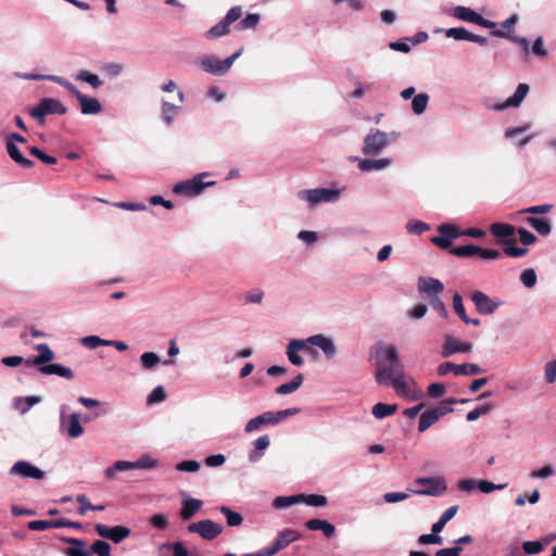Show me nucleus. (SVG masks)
Wrapping results in <instances>:
<instances>
[{
    "instance_id": "1",
    "label": "nucleus",
    "mask_w": 556,
    "mask_h": 556,
    "mask_svg": "<svg viewBox=\"0 0 556 556\" xmlns=\"http://www.w3.org/2000/svg\"><path fill=\"white\" fill-rule=\"evenodd\" d=\"M375 379L381 386H390V380L404 372V366L394 345L378 344L375 348Z\"/></svg>"
},
{
    "instance_id": "2",
    "label": "nucleus",
    "mask_w": 556,
    "mask_h": 556,
    "mask_svg": "<svg viewBox=\"0 0 556 556\" xmlns=\"http://www.w3.org/2000/svg\"><path fill=\"white\" fill-rule=\"evenodd\" d=\"M400 136V132L395 131L387 134L381 130H376L365 137L362 151L365 155H376L387 148L390 142L397 140Z\"/></svg>"
},
{
    "instance_id": "3",
    "label": "nucleus",
    "mask_w": 556,
    "mask_h": 556,
    "mask_svg": "<svg viewBox=\"0 0 556 556\" xmlns=\"http://www.w3.org/2000/svg\"><path fill=\"white\" fill-rule=\"evenodd\" d=\"M241 53L242 50H239L225 60H219L213 54L203 55L202 58L198 59L197 63L206 73L213 75H224L230 70L233 62L241 55Z\"/></svg>"
},
{
    "instance_id": "4",
    "label": "nucleus",
    "mask_w": 556,
    "mask_h": 556,
    "mask_svg": "<svg viewBox=\"0 0 556 556\" xmlns=\"http://www.w3.org/2000/svg\"><path fill=\"white\" fill-rule=\"evenodd\" d=\"M67 112V108L58 99L43 98L38 105L28 109V113L40 125H45L46 116L50 114L63 115Z\"/></svg>"
},
{
    "instance_id": "5",
    "label": "nucleus",
    "mask_w": 556,
    "mask_h": 556,
    "mask_svg": "<svg viewBox=\"0 0 556 556\" xmlns=\"http://www.w3.org/2000/svg\"><path fill=\"white\" fill-rule=\"evenodd\" d=\"M242 16V8L237 5L232 7L226 14V16L217 24L212 26L205 34L204 37L208 40L217 39L223 37L230 31V25L240 20Z\"/></svg>"
},
{
    "instance_id": "6",
    "label": "nucleus",
    "mask_w": 556,
    "mask_h": 556,
    "mask_svg": "<svg viewBox=\"0 0 556 556\" xmlns=\"http://www.w3.org/2000/svg\"><path fill=\"white\" fill-rule=\"evenodd\" d=\"M414 484L422 485L424 489L413 490L408 489L409 492L419 495L439 496L446 491V483L442 477H428L417 478L414 480Z\"/></svg>"
},
{
    "instance_id": "7",
    "label": "nucleus",
    "mask_w": 556,
    "mask_h": 556,
    "mask_svg": "<svg viewBox=\"0 0 556 556\" xmlns=\"http://www.w3.org/2000/svg\"><path fill=\"white\" fill-rule=\"evenodd\" d=\"M208 176L207 173L195 175L192 179L178 182L174 186L173 191L178 194L194 197L200 194L204 188L214 186L215 181L204 182L203 178Z\"/></svg>"
},
{
    "instance_id": "8",
    "label": "nucleus",
    "mask_w": 556,
    "mask_h": 556,
    "mask_svg": "<svg viewBox=\"0 0 556 556\" xmlns=\"http://www.w3.org/2000/svg\"><path fill=\"white\" fill-rule=\"evenodd\" d=\"M155 466V460L150 457H141L137 462L117 460L113 466L109 467L104 471V476L108 480L115 478L119 471H126L131 469H149Z\"/></svg>"
},
{
    "instance_id": "9",
    "label": "nucleus",
    "mask_w": 556,
    "mask_h": 556,
    "mask_svg": "<svg viewBox=\"0 0 556 556\" xmlns=\"http://www.w3.org/2000/svg\"><path fill=\"white\" fill-rule=\"evenodd\" d=\"M451 254L457 257L479 256L483 260H497L502 255L498 250L483 249L475 244H467L464 247H456L454 249H451Z\"/></svg>"
},
{
    "instance_id": "10",
    "label": "nucleus",
    "mask_w": 556,
    "mask_h": 556,
    "mask_svg": "<svg viewBox=\"0 0 556 556\" xmlns=\"http://www.w3.org/2000/svg\"><path fill=\"white\" fill-rule=\"evenodd\" d=\"M438 236L431 238V242L442 250L454 249L452 240L460 237V230L453 224H442L438 227Z\"/></svg>"
},
{
    "instance_id": "11",
    "label": "nucleus",
    "mask_w": 556,
    "mask_h": 556,
    "mask_svg": "<svg viewBox=\"0 0 556 556\" xmlns=\"http://www.w3.org/2000/svg\"><path fill=\"white\" fill-rule=\"evenodd\" d=\"M190 533H198L202 539L212 541L223 532V526L211 519L192 522L188 526Z\"/></svg>"
},
{
    "instance_id": "12",
    "label": "nucleus",
    "mask_w": 556,
    "mask_h": 556,
    "mask_svg": "<svg viewBox=\"0 0 556 556\" xmlns=\"http://www.w3.org/2000/svg\"><path fill=\"white\" fill-rule=\"evenodd\" d=\"M340 197V191L337 189L316 188L311 190H302L299 192V198L308 201L313 204L321 202H336Z\"/></svg>"
},
{
    "instance_id": "13",
    "label": "nucleus",
    "mask_w": 556,
    "mask_h": 556,
    "mask_svg": "<svg viewBox=\"0 0 556 556\" xmlns=\"http://www.w3.org/2000/svg\"><path fill=\"white\" fill-rule=\"evenodd\" d=\"M476 309L482 315L493 314L501 305V301L492 300L482 291H475L470 295Z\"/></svg>"
},
{
    "instance_id": "14",
    "label": "nucleus",
    "mask_w": 556,
    "mask_h": 556,
    "mask_svg": "<svg viewBox=\"0 0 556 556\" xmlns=\"http://www.w3.org/2000/svg\"><path fill=\"white\" fill-rule=\"evenodd\" d=\"M94 530L100 536L109 539L114 543L122 542L131 533L130 529L124 526L108 527L101 523H97Z\"/></svg>"
},
{
    "instance_id": "15",
    "label": "nucleus",
    "mask_w": 556,
    "mask_h": 556,
    "mask_svg": "<svg viewBox=\"0 0 556 556\" xmlns=\"http://www.w3.org/2000/svg\"><path fill=\"white\" fill-rule=\"evenodd\" d=\"M472 350V343L463 342L453 336L446 334L442 346L441 355L450 357L456 353H468Z\"/></svg>"
},
{
    "instance_id": "16",
    "label": "nucleus",
    "mask_w": 556,
    "mask_h": 556,
    "mask_svg": "<svg viewBox=\"0 0 556 556\" xmlns=\"http://www.w3.org/2000/svg\"><path fill=\"white\" fill-rule=\"evenodd\" d=\"M10 473L37 480L42 479L46 475L43 470L25 460L16 462L11 468Z\"/></svg>"
},
{
    "instance_id": "17",
    "label": "nucleus",
    "mask_w": 556,
    "mask_h": 556,
    "mask_svg": "<svg viewBox=\"0 0 556 556\" xmlns=\"http://www.w3.org/2000/svg\"><path fill=\"white\" fill-rule=\"evenodd\" d=\"M300 413V408H287L279 412H265L258 417L263 420L264 425H277L287 417L294 416Z\"/></svg>"
},
{
    "instance_id": "18",
    "label": "nucleus",
    "mask_w": 556,
    "mask_h": 556,
    "mask_svg": "<svg viewBox=\"0 0 556 556\" xmlns=\"http://www.w3.org/2000/svg\"><path fill=\"white\" fill-rule=\"evenodd\" d=\"M529 92V86L527 84H519L515 93L509 97L505 102L496 106L497 110H505L507 108H517L521 104L523 99Z\"/></svg>"
},
{
    "instance_id": "19",
    "label": "nucleus",
    "mask_w": 556,
    "mask_h": 556,
    "mask_svg": "<svg viewBox=\"0 0 556 556\" xmlns=\"http://www.w3.org/2000/svg\"><path fill=\"white\" fill-rule=\"evenodd\" d=\"M76 99L80 104L81 113L85 115L98 114L102 110L100 102L96 98L87 97L80 92Z\"/></svg>"
},
{
    "instance_id": "20",
    "label": "nucleus",
    "mask_w": 556,
    "mask_h": 556,
    "mask_svg": "<svg viewBox=\"0 0 556 556\" xmlns=\"http://www.w3.org/2000/svg\"><path fill=\"white\" fill-rule=\"evenodd\" d=\"M36 350L39 352V354L34 359H27V365H35V366H43L47 363L51 362L54 358L53 351L49 348L48 344L41 343L36 346Z\"/></svg>"
},
{
    "instance_id": "21",
    "label": "nucleus",
    "mask_w": 556,
    "mask_h": 556,
    "mask_svg": "<svg viewBox=\"0 0 556 556\" xmlns=\"http://www.w3.org/2000/svg\"><path fill=\"white\" fill-rule=\"evenodd\" d=\"M307 342H309L312 345L318 346L323 350L326 356L332 357L336 353V346L333 342L324 337L323 334H315L307 339Z\"/></svg>"
},
{
    "instance_id": "22",
    "label": "nucleus",
    "mask_w": 556,
    "mask_h": 556,
    "mask_svg": "<svg viewBox=\"0 0 556 556\" xmlns=\"http://www.w3.org/2000/svg\"><path fill=\"white\" fill-rule=\"evenodd\" d=\"M305 527L308 529V530H313V531H316V530H320L323 531L324 535L328 539L332 538L336 533V528L332 523H330L329 521L327 520H321V519H309L305 522Z\"/></svg>"
},
{
    "instance_id": "23",
    "label": "nucleus",
    "mask_w": 556,
    "mask_h": 556,
    "mask_svg": "<svg viewBox=\"0 0 556 556\" xmlns=\"http://www.w3.org/2000/svg\"><path fill=\"white\" fill-rule=\"evenodd\" d=\"M203 502L198 498H187L182 501L180 517L182 520H190L198 510L201 509Z\"/></svg>"
},
{
    "instance_id": "24",
    "label": "nucleus",
    "mask_w": 556,
    "mask_h": 556,
    "mask_svg": "<svg viewBox=\"0 0 556 556\" xmlns=\"http://www.w3.org/2000/svg\"><path fill=\"white\" fill-rule=\"evenodd\" d=\"M7 152L21 167L30 168L34 166V162L25 157L14 142L7 141Z\"/></svg>"
},
{
    "instance_id": "25",
    "label": "nucleus",
    "mask_w": 556,
    "mask_h": 556,
    "mask_svg": "<svg viewBox=\"0 0 556 556\" xmlns=\"http://www.w3.org/2000/svg\"><path fill=\"white\" fill-rule=\"evenodd\" d=\"M38 370L43 375H58L66 379H73L74 377L71 368L60 364H46L40 366Z\"/></svg>"
},
{
    "instance_id": "26",
    "label": "nucleus",
    "mask_w": 556,
    "mask_h": 556,
    "mask_svg": "<svg viewBox=\"0 0 556 556\" xmlns=\"http://www.w3.org/2000/svg\"><path fill=\"white\" fill-rule=\"evenodd\" d=\"M392 161L390 159H379V160H369L364 159L358 162V168L362 172H371V170H380L389 165H391Z\"/></svg>"
},
{
    "instance_id": "27",
    "label": "nucleus",
    "mask_w": 556,
    "mask_h": 556,
    "mask_svg": "<svg viewBox=\"0 0 556 556\" xmlns=\"http://www.w3.org/2000/svg\"><path fill=\"white\" fill-rule=\"evenodd\" d=\"M419 289L428 294L438 295L444 289L443 283L435 278H421L419 280Z\"/></svg>"
},
{
    "instance_id": "28",
    "label": "nucleus",
    "mask_w": 556,
    "mask_h": 556,
    "mask_svg": "<svg viewBox=\"0 0 556 556\" xmlns=\"http://www.w3.org/2000/svg\"><path fill=\"white\" fill-rule=\"evenodd\" d=\"M173 552V556H188V551L181 542L163 543L159 547V556H168Z\"/></svg>"
},
{
    "instance_id": "29",
    "label": "nucleus",
    "mask_w": 556,
    "mask_h": 556,
    "mask_svg": "<svg viewBox=\"0 0 556 556\" xmlns=\"http://www.w3.org/2000/svg\"><path fill=\"white\" fill-rule=\"evenodd\" d=\"M305 346V342L301 340H292L288 344L287 349V355L289 361L295 365L300 366L303 364V358L298 354L299 351H301Z\"/></svg>"
},
{
    "instance_id": "30",
    "label": "nucleus",
    "mask_w": 556,
    "mask_h": 556,
    "mask_svg": "<svg viewBox=\"0 0 556 556\" xmlns=\"http://www.w3.org/2000/svg\"><path fill=\"white\" fill-rule=\"evenodd\" d=\"M64 541L73 545L65 549L64 553L66 556H90V552L84 549V541L75 538H66Z\"/></svg>"
},
{
    "instance_id": "31",
    "label": "nucleus",
    "mask_w": 556,
    "mask_h": 556,
    "mask_svg": "<svg viewBox=\"0 0 556 556\" xmlns=\"http://www.w3.org/2000/svg\"><path fill=\"white\" fill-rule=\"evenodd\" d=\"M301 538V535L292 529H285L280 531L275 539L276 544L279 546L280 549H283L292 542L298 541Z\"/></svg>"
},
{
    "instance_id": "32",
    "label": "nucleus",
    "mask_w": 556,
    "mask_h": 556,
    "mask_svg": "<svg viewBox=\"0 0 556 556\" xmlns=\"http://www.w3.org/2000/svg\"><path fill=\"white\" fill-rule=\"evenodd\" d=\"M526 220L541 236H547L552 230L551 223L547 218L529 216Z\"/></svg>"
},
{
    "instance_id": "33",
    "label": "nucleus",
    "mask_w": 556,
    "mask_h": 556,
    "mask_svg": "<svg viewBox=\"0 0 556 556\" xmlns=\"http://www.w3.org/2000/svg\"><path fill=\"white\" fill-rule=\"evenodd\" d=\"M516 228L509 224L494 223L490 226L491 233L496 238H509L516 233Z\"/></svg>"
},
{
    "instance_id": "34",
    "label": "nucleus",
    "mask_w": 556,
    "mask_h": 556,
    "mask_svg": "<svg viewBox=\"0 0 556 556\" xmlns=\"http://www.w3.org/2000/svg\"><path fill=\"white\" fill-rule=\"evenodd\" d=\"M253 444L254 451L250 453L249 459L251 462H257L263 456L262 452L265 451L270 444L269 437L267 434L262 435L257 438Z\"/></svg>"
},
{
    "instance_id": "35",
    "label": "nucleus",
    "mask_w": 556,
    "mask_h": 556,
    "mask_svg": "<svg viewBox=\"0 0 556 556\" xmlns=\"http://www.w3.org/2000/svg\"><path fill=\"white\" fill-rule=\"evenodd\" d=\"M440 417L437 414V410L433 408L427 409L420 415L419 422H418V430L420 432H425L427 429H429L432 425H434Z\"/></svg>"
},
{
    "instance_id": "36",
    "label": "nucleus",
    "mask_w": 556,
    "mask_h": 556,
    "mask_svg": "<svg viewBox=\"0 0 556 556\" xmlns=\"http://www.w3.org/2000/svg\"><path fill=\"white\" fill-rule=\"evenodd\" d=\"M454 16L458 20L478 24L480 14L466 7H456L454 9Z\"/></svg>"
},
{
    "instance_id": "37",
    "label": "nucleus",
    "mask_w": 556,
    "mask_h": 556,
    "mask_svg": "<svg viewBox=\"0 0 556 556\" xmlns=\"http://www.w3.org/2000/svg\"><path fill=\"white\" fill-rule=\"evenodd\" d=\"M396 410V404L377 403L372 406L371 413L377 419H382L392 416Z\"/></svg>"
},
{
    "instance_id": "38",
    "label": "nucleus",
    "mask_w": 556,
    "mask_h": 556,
    "mask_svg": "<svg viewBox=\"0 0 556 556\" xmlns=\"http://www.w3.org/2000/svg\"><path fill=\"white\" fill-rule=\"evenodd\" d=\"M66 432L70 438H78L83 435L84 428L80 425L79 415L74 413L68 416V425L66 427Z\"/></svg>"
},
{
    "instance_id": "39",
    "label": "nucleus",
    "mask_w": 556,
    "mask_h": 556,
    "mask_svg": "<svg viewBox=\"0 0 556 556\" xmlns=\"http://www.w3.org/2000/svg\"><path fill=\"white\" fill-rule=\"evenodd\" d=\"M404 372L395 376L390 380V384L394 388L395 392L401 396H408L410 393V387L408 382L404 379Z\"/></svg>"
},
{
    "instance_id": "40",
    "label": "nucleus",
    "mask_w": 556,
    "mask_h": 556,
    "mask_svg": "<svg viewBox=\"0 0 556 556\" xmlns=\"http://www.w3.org/2000/svg\"><path fill=\"white\" fill-rule=\"evenodd\" d=\"M304 377L302 374L295 376L290 382L280 384L276 388V393L280 395L289 394L296 391L303 383Z\"/></svg>"
},
{
    "instance_id": "41",
    "label": "nucleus",
    "mask_w": 556,
    "mask_h": 556,
    "mask_svg": "<svg viewBox=\"0 0 556 556\" xmlns=\"http://www.w3.org/2000/svg\"><path fill=\"white\" fill-rule=\"evenodd\" d=\"M515 239L503 240V252L510 257H521L528 253V249L515 245Z\"/></svg>"
},
{
    "instance_id": "42",
    "label": "nucleus",
    "mask_w": 556,
    "mask_h": 556,
    "mask_svg": "<svg viewBox=\"0 0 556 556\" xmlns=\"http://www.w3.org/2000/svg\"><path fill=\"white\" fill-rule=\"evenodd\" d=\"M219 510L226 517L229 527H239L242 525L243 517L241 514L231 510L228 506H220Z\"/></svg>"
},
{
    "instance_id": "43",
    "label": "nucleus",
    "mask_w": 556,
    "mask_h": 556,
    "mask_svg": "<svg viewBox=\"0 0 556 556\" xmlns=\"http://www.w3.org/2000/svg\"><path fill=\"white\" fill-rule=\"evenodd\" d=\"M299 501L315 507L325 506L328 503L327 497L320 494H299Z\"/></svg>"
},
{
    "instance_id": "44",
    "label": "nucleus",
    "mask_w": 556,
    "mask_h": 556,
    "mask_svg": "<svg viewBox=\"0 0 556 556\" xmlns=\"http://www.w3.org/2000/svg\"><path fill=\"white\" fill-rule=\"evenodd\" d=\"M260 22V15L256 13H249L244 18L238 22L236 28L239 30L254 29Z\"/></svg>"
},
{
    "instance_id": "45",
    "label": "nucleus",
    "mask_w": 556,
    "mask_h": 556,
    "mask_svg": "<svg viewBox=\"0 0 556 556\" xmlns=\"http://www.w3.org/2000/svg\"><path fill=\"white\" fill-rule=\"evenodd\" d=\"M482 372L483 369L477 364H460L455 370L456 376H476Z\"/></svg>"
},
{
    "instance_id": "46",
    "label": "nucleus",
    "mask_w": 556,
    "mask_h": 556,
    "mask_svg": "<svg viewBox=\"0 0 556 556\" xmlns=\"http://www.w3.org/2000/svg\"><path fill=\"white\" fill-rule=\"evenodd\" d=\"M429 101L427 93H419L413 98L412 109L415 114H421L426 111Z\"/></svg>"
},
{
    "instance_id": "47",
    "label": "nucleus",
    "mask_w": 556,
    "mask_h": 556,
    "mask_svg": "<svg viewBox=\"0 0 556 556\" xmlns=\"http://www.w3.org/2000/svg\"><path fill=\"white\" fill-rule=\"evenodd\" d=\"M81 344L88 349L94 350L99 346H110V340L101 339L98 336H87L81 339Z\"/></svg>"
},
{
    "instance_id": "48",
    "label": "nucleus",
    "mask_w": 556,
    "mask_h": 556,
    "mask_svg": "<svg viewBox=\"0 0 556 556\" xmlns=\"http://www.w3.org/2000/svg\"><path fill=\"white\" fill-rule=\"evenodd\" d=\"M492 409H493L492 404H490V403L483 404V405L470 410L467 414L466 419L468 421H476L481 416L489 414Z\"/></svg>"
},
{
    "instance_id": "49",
    "label": "nucleus",
    "mask_w": 556,
    "mask_h": 556,
    "mask_svg": "<svg viewBox=\"0 0 556 556\" xmlns=\"http://www.w3.org/2000/svg\"><path fill=\"white\" fill-rule=\"evenodd\" d=\"M300 503L299 501V494L298 495H291V496H277L273 501V506L277 509L286 508L288 506H291L293 504Z\"/></svg>"
},
{
    "instance_id": "50",
    "label": "nucleus",
    "mask_w": 556,
    "mask_h": 556,
    "mask_svg": "<svg viewBox=\"0 0 556 556\" xmlns=\"http://www.w3.org/2000/svg\"><path fill=\"white\" fill-rule=\"evenodd\" d=\"M177 109H178L177 105L172 104V103H169L167 101H163V103H162V118H163V121L167 125H169L173 122Z\"/></svg>"
},
{
    "instance_id": "51",
    "label": "nucleus",
    "mask_w": 556,
    "mask_h": 556,
    "mask_svg": "<svg viewBox=\"0 0 556 556\" xmlns=\"http://www.w3.org/2000/svg\"><path fill=\"white\" fill-rule=\"evenodd\" d=\"M491 35L500 38H507L513 42H517L523 48L526 52L529 50V41L526 38H518L513 35H507L503 30H492Z\"/></svg>"
},
{
    "instance_id": "52",
    "label": "nucleus",
    "mask_w": 556,
    "mask_h": 556,
    "mask_svg": "<svg viewBox=\"0 0 556 556\" xmlns=\"http://www.w3.org/2000/svg\"><path fill=\"white\" fill-rule=\"evenodd\" d=\"M446 36L450 38H454L455 40L469 41L471 33L464 27H453L446 30Z\"/></svg>"
},
{
    "instance_id": "53",
    "label": "nucleus",
    "mask_w": 556,
    "mask_h": 556,
    "mask_svg": "<svg viewBox=\"0 0 556 556\" xmlns=\"http://www.w3.org/2000/svg\"><path fill=\"white\" fill-rule=\"evenodd\" d=\"M91 552L99 556H109L111 553V545L103 540H97L91 545Z\"/></svg>"
},
{
    "instance_id": "54",
    "label": "nucleus",
    "mask_w": 556,
    "mask_h": 556,
    "mask_svg": "<svg viewBox=\"0 0 556 556\" xmlns=\"http://www.w3.org/2000/svg\"><path fill=\"white\" fill-rule=\"evenodd\" d=\"M77 79L88 83L93 88H99L102 86V80L99 78V76L87 71H81L77 75Z\"/></svg>"
},
{
    "instance_id": "55",
    "label": "nucleus",
    "mask_w": 556,
    "mask_h": 556,
    "mask_svg": "<svg viewBox=\"0 0 556 556\" xmlns=\"http://www.w3.org/2000/svg\"><path fill=\"white\" fill-rule=\"evenodd\" d=\"M522 549L527 555L539 554L544 549V543L540 541H527L522 544Z\"/></svg>"
},
{
    "instance_id": "56",
    "label": "nucleus",
    "mask_w": 556,
    "mask_h": 556,
    "mask_svg": "<svg viewBox=\"0 0 556 556\" xmlns=\"http://www.w3.org/2000/svg\"><path fill=\"white\" fill-rule=\"evenodd\" d=\"M520 280L527 288H532L536 283V274L534 269L527 268L520 275Z\"/></svg>"
},
{
    "instance_id": "57",
    "label": "nucleus",
    "mask_w": 556,
    "mask_h": 556,
    "mask_svg": "<svg viewBox=\"0 0 556 556\" xmlns=\"http://www.w3.org/2000/svg\"><path fill=\"white\" fill-rule=\"evenodd\" d=\"M140 361L144 368L150 369L160 363V357L153 352H144Z\"/></svg>"
},
{
    "instance_id": "58",
    "label": "nucleus",
    "mask_w": 556,
    "mask_h": 556,
    "mask_svg": "<svg viewBox=\"0 0 556 556\" xmlns=\"http://www.w3.org/2000/svg\"><path fill=\"white\" fill-rule=\"evenodd\" d=\"M149 523L155 529L165 530L168 527V518L164 514H156L150 518Z\"/></svg>"
},
{
    "instance_id": "59",
    "label": "nucleus",
    "mask_w": 556,
    "mask_h": 556,
    "mask_svg": "<svg viewBox=\"0 0 556 556\" xmlns=\"http://www.w3.org/2000/svg\"><path fill=\"white\" fill-rule=\"evenodd\" d=\"M445 392H446V388L441 382L431 383L427 389L428 395L432 399H439V397L443 396L445 394Z\"/></svg>"
},
{
    "instance_id": "60",
    "label": "nucleus",
    "mask_w": 556,
    "mask_h": 556,
    "mask_svg": "<svg viewBox=\"0 0 556 556\" xmlns=\"http://www.w3.org/2000/svg\"><path fill=\"white\" fill-rule=\"evenodd\" d=\"M406 229L410 233L421 235L424 231L429 229V226L426 223L419 220H412L407 223Z\"/></svg>"
},
{
    "instance_id": "61",
    "label": "nucleus",
    "mask_w": 556,
    "mask_h": 556,
    "mask_svg": "<svg viewBox=\"0 0 556 556\" xmlns=\"http://www.w3.org/2000/svg\"><path fill=\"white\" fill-rule=\"evenodd\" d=\"M544 378L547 383L556 381V361H552L544 366Z\"/></svg>"
},
{
    "instance_id": "62",
    "label": "nucleus",
    "mask_w": 556,
    "mask_h": 556,
    "mask_svg": "<svg viewBox=\"0 0 556 556\" xmlns=\"http://www.w3.org/2000/svg\"><path fill=\"white\" fill-rule=\"evenodd\" d=\"M166 399V392L163 387H156L148 396L149 404L163 402Z\"/></svg>"
},
{
    "instance_id": "63",
    "label": "nucleus",
    "mask_w": 556,
    "mask_h": 556,
    "mask_svg": "<svg viewBox=\"0 0 556 556\" xmlns=\"http://www.w3.org/2000/svg\"><path fill=\"white\" fill-rule=\"evenodd\" d=\"M516 231L519 235V241L523 245H531L536 242V237L532 232L528 231L527 229L518 228Z\"/></svg>"
},
{
    "instance_id": "64",
    "label": "nucleus",
    "mask_w": 556,
    "mask_h": 556,
    "mask_svg": "<svg viewBox=\"0 0 556 556\" xmlns=\"http://www.w3.org/2000/svg\"><path fill=\"white\" fill-rule=\"evenodd\" d=\"M453 307L462 320L466 318L467 314L463 304V298L459 293L453 295Z\"/></svg>"
}]
</instances>
